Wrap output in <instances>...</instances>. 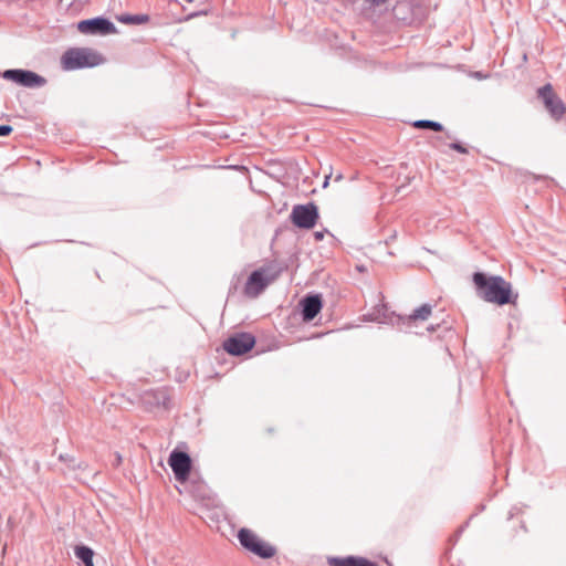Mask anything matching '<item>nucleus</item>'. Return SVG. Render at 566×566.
<instances>
[{
  "mask_svg": "<svg viewBox=\"0 0 566 566\" xmlns=\"http://www.w3.org/2000/svg\"><path fill=\"white\" fill-rule=\"evenodd\" d=\"M240 544L250 553L260 558H272L276 554V548L269 542L260 537L254 531L243 527L238 532Z\"/></svg>",
  "mask_w": 566,
  "mask_h": 566,
  "instance_id": "4",
  "label": "nucleus"
},
{
  "mask_svg": "<svg viewBox=\"0 0 566 566\" xmlns=\"http://www.w3.org/2000/svg\"><path fill=\"white\" fill-rule=\"evenodd\" d=\"M104 61L103 55L91 48H72L61 56V65L65 71L94 67L101 65Z\"/></svg>",
  "mask_w": 566,
  "mask_h": 566,
  "instance_id": "2",
  "label": "nucleus"
},
{
  "mask_svg": "<svg viewBox=\"0 0 566 566\" xmlns=\"http://www.w3.org/2000/svg\"><path fill=\"white\" fill-rule=\"evenodd\" d=\"M280 276V271L273 266H263L253 271L244 285L243 293L250 298L258 297L270 284Z\"/></svg>",
  "mask_w": 566,
  "mask_h": 566,
  "instance_id": "3",
  "label": "nucleus"
},
{
  "mask_svg": "<svg viewBox=\"0 0 566 566\" xmlns=\"http://www.w3.org/2000/svg\"><path fill=\"white\" fill-rule=\"evenodd\" d=\"M431 313H432L431 305L423 304L420 307H418L417 310H415V312L406 318L405 324H407L408 326H411V325L416 324L418 321H427L430 317Z\"/></svg>",
  "mask_w": 566,
  "mask_h": 566,
  "instance_id": "13",
  "label": "nucleus"
},
{
  "mask_svg": "<svg viewBox=\"0 0 566 566\" xmlns=\"http://www.w3.org/2000/svg\"><path fill=\"white\" fill-rule=\"evenodd\" d=\"M329 566H377L371 560L365 557L348 556V557H332L328 558Z\"/></svg>",
  "mask_w": 566,
  "mask_h": 566,
  "instance_id": "11",
  "label": "nucleus"
},
{
  "mask_svg": "<svg viewBox=\"0 0 566 566\" xmlns=\"http://www.w3.org/2000/svg\"><path fill=\"white\" fill-rule=\"evenodd\" d=\"M255 345V337L251 333H235L223 342L227 354H247Z\"/></svg>",
  "mask_w": 566,
  "mask_h": 566,
  "instance_id": "7",
  "label": "nucleus"
},
{
  "mask_svg": "<svg viewBox=\"0 0 566 566\" xmlns=\"http://www.w3.org/2000/svg\"><path fill=\"white\" fill-rule=\"evenodd\" d=\"M342 179H343V175H340V174L337 175L336 178H335L336 181H340Z\"/></svg>",
  "mask_w": 566,
  "mask_h": 566,
  "instance_id": "20",
  "label": "nucleus"
},
{
  "mask_svg": "<svg viewBox=\"0 0 566 566\" xmlns=\"http://www.w3.org/2000/svg\"><path fill=\"white\" fill-rule=\"evenodd\" d=\"M329 179H331V175L326 176L325 177V180H324V184H323V188H327L328 185H329Z\"/></svg>",
  "mask_w": 566,
  "mask_h": 566,
  "instance_id": "19",
  "label": "nucleus"
},
{
  "mask_svg": "<svg viewBox=\"0 0 566 566\" xmlns=\"http://www.w3.org/2000/svg\"><path fill=\"white\" fill-rule=\"evenodd\" d=\"M473 283L479 296L485 302L500 306L515 302L516 295L513 294L511 284L501 276H486L476 272L473 274Z\"/></svg>",
  "mask_w": 566,
  "mask_h": 566,
  "instance_id": "1",
  "label": "nucleus"
},
{
  "mask_svg": "<svg viewBox=\"0 0 566 566\" xmlns=\"http://www.w3.org/2000/svg\"><path fill=\"white\" fill-rule=\"evenodd\" d=\"M539 96L543 98L546 109L553 117L559 119L565 113L566 107L562 99L553 92L551 84H546L538 91Z\"/></svg>",
  "mask_w": 566,
  "mask_h": 566,
  "instance_id": "9",
  "label": "nucleus"
},
{
  "mask_svg": "<svg viewBox=\"0 0 566 566\" xmlns=\"http://www.w3.org/2000/svg\"><path fill=\"white\" fill-rule=\"evenodd\" d=\"M77 30L83 34H109L115 32V27L104 18H94L80 21Z\"/></svg>",
  "mask_w": 566,
  "mask_h": 566,
  "instance_id": "10",
  "label": "nucleus"
},
{
  "mask_svg": "<svg viewBox=\"0 0 566 566\" xmlns=\"http://www.w3.org/2000/svg\"><path fill=\"white\" fill-rule=\"evenodd\" d=\"M450 148L461 154H468V149L458 143L450 144Z\"/></svg>",
  "mask_w": 566,
  "mask_h": 566,
  "instance_id": "17",
  "label": "nucleus"
},
{
  "mask_svg": "<svg viewBox=\"0 0 566 566\" xmlns=\"http://www.w3.org/2000/svg\"><path fill=\"white\" fill-rule=\"evenodd\" d=\"M3 78L12 81L25 87H38L44 84L45 80L31 71L7 70L3 72Z\"/></svg>",
  "mask_w": 566,
  "mask_h": 566,
  "instance_id": "8",
  "label": "nucleus"
},
{
  "mask_svg": "<svg viewBox=\"0 0 566 566\" xmlns=\"http://www.w3.org/2000/svg\"><path fill=\"white\" fill-rule=\"evenodd\" d=\"M168 463L178 482L185 483L189 479L192 462L186 452L174 450L169 455Z\"/></svg>",
  "mask_w": 566,
  "mask_h": 566,
  "instance_id": "6",
  "label": "nucleus"
},
{
  "mask_svg": "<svg viewBox=\"0 0 566 566\" xmlns=\"http://www.w3.org/2000/svg\"><path fill=\"white\" fill-rule=\"evenodd\" d=\"M322 308V301L318 295L307 296L303 301V318L312 321Z\"/></svg>",
  "mask_w": 566,
  "mask_h": 566,
  "instance_id": "12",
  "label": "nucleus"
},
{
  "mask_svg": "<svg viewBox=\"0 0 566 566\" xmlns=\"http://www.w3.org/2000/svg\"><path fill=\"white\" fill-rule=\"evenodd\" d=\"M118 21L124 23H144L148 21L147 15H124L118 18Z\"/></svg>",
  "mask_w": 566,
  "mask_h": 566,
  "instance_id": "16",
  "label": "nucleus"
},
{
  "mask_svg": "<svg viewBox=\"0 0 566 566\" xmlns=\"http://www.w3.org/2000/svg\"><path fill=\"white\" fill-rule=\"evenodd\" d=\"M12 132V127L9 125H0V136H7Z\"/></svg>",
  "mask_w": 566,
  "mask_h": 566,
  "instance_id": "18",
  "label": "nucleus"
},
{
  "mask_svg": "<svg viewBox=\"0 0 566 566\" xmlns=\"http://www.w3.org/2000/svg\"><path fill=\"white\" fill-rule=\"evenodd\" d=\"M412 126L415 128H419V129H424V128H428V129H432L434 132H441L443 129L442 125L440 123H437V122H433V120H424V119H421V120H416Z\"/></svg>",
  "mask_w": 566,
  "mask_h": 566,
  "instance_id": "15",
  "label": "nucleus"
},
{
  "mask_svg": "<svg viewBox=\"0 0 566 566\" xmlns=\"http://www.w3.org/2000/svg\"><path fill=\"white\" fill-rule=\"evenodd\" d=\"M292 222L303 229H312L315 227L318 212L313 203L295 206L291 213Z\"/></svg>",
  "mask_w": 566,
  "mask_h": 566,
  "instance_id": "5",
  "label": "nucleus"
},
{
  "mask_svg": "<svg viewBox=\"0 0 566 566\" xmlns=\"http://www.w3.org/2000/svg\"><path fill=\"white\" fill-rule=\"evenodd\" d=\"M75 556L81 559L85 566H94L93 564V556L94 552L84 545H80L75 547Z\"/></svg>",
  "mask_w": 566,
  "mask_h": 566,
  "instance_id": "14",
  "label": "nucleus"
}]
</instances>
